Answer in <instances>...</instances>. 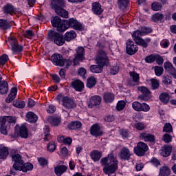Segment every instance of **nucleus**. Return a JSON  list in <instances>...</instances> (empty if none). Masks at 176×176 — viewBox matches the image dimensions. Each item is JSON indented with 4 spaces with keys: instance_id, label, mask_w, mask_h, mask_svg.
<instances>
[{
    "instance_id": "nucleus-22",
    "label": "nucleus",
    "mask_w": 176,
    "mask_h": 176,
    "mask_svg": "<svg viewBox=\"0 0 176 176\" xmlns=\"http://www.w3.org/2000/svg\"><path fill=\"white\" fill-rule=\"evenodd\" d=\"M67 166L65 165H58L54 168V173L57 176H61L64 173L67 171Z\"/></svg>"
},
{
    "instance_id": "nucleus-18",
    "label": "nucleus",
    "mask_w": 176,
    "mask_h": 176,
    "mask_svg": "<svg viewBox=\"0 0 176 176\" xmlns=\"http://www.w3.org/2000/svg\"><path fill=\"white\" fill-rule=\"evenodd\" d=\"M140 138L145 141V142H155V135L146 132L141 133Z\"/></svg>"
},
{
    "instance_id": "nucleus-41",
    "label": "nucleus",
    "mask_w": 176,
    "mask_h": 176,
    "mask_svg": "<svg viewBox=\"0 0 176 176\" xmlns=\"http://www.w3.org/2000/svg\"><path fill=\"white\" fill-rule=\"evenodd\" d=\"M51 23H52V27H54V28H57L59 26V25L63 23V21H61V19H60V17L55 16L51 21Z\"/></svg>"
},
{
    "instance_id": "nucleus-63",
    "label": "nucleus",
    "mask_w": 176,
    "mask_h": 176,
    "mask_svg": "<svg viewBox=\"0 0 176 176\" xmlns=\"http://www.w3.org/2000/svg\"><path fill=\"white\" fill-rule=\"evenodd\" d=\"M23 35L25 38H31L34 36V32L32 30H27Z\"/></svg>"
},
{
    "instance_id": "nucleus-6",
    "label": "nucleus",
    "mask_w": 176,
    "mask_h": 176,
    "mask_svg": "<svg viewBox=\"0 0 176 176\" xmlns=\"http://www.w3.org/2000/svg\"><path fill=\"white\" fill-rule=\"evenodd\" d=\"M96 64L104 67V65H109V60L107 57V54L104 51H100L96 57Z\"/></svg>"
},
{
    "instance_id": "nucleus-13",
    "label": "nucleus",
    "mask_w": 176,
    "mask_h": 176,
    "mask_svg": "<svg viewBox=\"0 0 176 176\" xmlns=\"http://www.w3.org/2000/svg\"><path fill=\"white\" fill-rule=\"evenodd\" d=\"M119 156L120 159H122V160H129L131 157L130 149L127 147H122L120 151Z\"/></svg>"
},
{
    "instance_id": "nucleus-3",
    "label": "nucleus",
    "mask_w": 176,
    "mask_h": 176,
    "mask_svg": "<svg viewBox=\"0 0 176 176\" xmlns=\"http://www.w3.org/2000/svg\"><path fill=\"white\" fill-rule=\"evenodd\" d=\"M48 39L49 41L54 42L57 46H63V45L65 44L64 35L53 30H50L48 32Z\"/></svg>"
},
{
    "instance_id": "nucleus-50",
    "label": "nucleus",
    "mask_w": 176,
    "mask_h": 176,
    "mask_svg": "<svg viewBox=\"0 0 176 176\" xmlns=\"http://www.w3.org/2000/svg\"><path fill=\"white\" fill-rule=\"evenodd\" d=\"M141 105L142 103L135 101L132 103V108L134 109V111H136L137 112H140Z\"/></svg>"
},
{
    "instance_id": "nucleus-32",
    "label": "nucleus",
    "mask_w": 176,
    "mask_h": 176,
    "mask_svg": "<svg viewBox=\"0 0 176 176\" xmlns=\"http://www.w3.org/2000/svg\"><path fill=\"white\" fill-rule=\"evenodd\" d=\"M12 28L10 23L5 19H0V28L4 31Z\"/></svg>"
},
{
    "instance_id": "nucleus-51",
    "label": "nucleus",
    "mask_w": 176,
    "mask_h": 176,
    "mask_svg": "<svg viewBox=\"0 0 176 176\" xmlns=\"http://www.w3.org/2000/svg\"><path fill=\"white\" fill-rule=\"evenodd\" d=\"M154 69L156 76H162V75H163V72L164 71L163 67L156 66L154 67Z\"/></svg>"
},
{
    "instance_id": "nucleus-49",
    "label": "nucleus",
    "mask_w": 176,
    "mask_h": 176,
    "mask_svg": "<svg viewBox=\"0 0 176 176\" xmlns=\"http://www.w3.org/2000/svg\"><path fill=\"white\" fill-rule=\"evenodd\" d=\"M164 19L162 14L156 13L152 16V20L154 21L155 23L157 21H162Z\"/></svg>"
},
{
    "instance_id": "nucleus-24",
    "label": "nucleus",
    "mask_w": 176,
    "mask_h": 176,
    "mask_svg": "<svg viewBox=\"0 0 176 176\" xmlns=\"http://www.w3.org/2000/svg\"><path fill=\"white\" fill-rule=\"evenodd\" d=\"M64 38L65 41H66V42H71V41H74V39L76 38V32H75L74 30L67 32L64 35Z\"/></svg>"
},
{
    "instance_id": "nucleus-27",
    "label": "nucleus",
    "mask_w": 176,
    "mask_h": 176,
    "mask_svg": "<svg viewBox=\"0 0 176 176\" xmlns=\"http://www.w3.org/2000/svg\"><path fill=\"white\" fill-rule=\"evenodd\" d=\"M92 12L94 14H101L104 10L101 8V5L99 3H94L92 4Z\"/></svg>"
},
{
    "instance_id": "nucleus-25",
    "label": "nucleus",
    "mask_w": 176,
    "mask_h": 176,
    "mask_svg": "<svg viewBox=\"0 0 176 176\" xmlns=\"http://www.w3.org/2000/svg\"><path fill=\"white\" fill-rule=\"evenodd\" d=\"M18 135L21 138H28V129L25 126L22 125L19 127Z\"/></svg>"
},
{
    "instance_id": "nucleus-28",
    "label": "nucleus",
    "mask_w": 176,
    "mask_h": 176,
    "mask_svg": "<svg viewBox=\"0 0 176 176\" xmlns=\"http://www.w3.org/2000/svg\"><path fill=\"white\" fill-rule=\"evenodd\" d=\"M26 119L28 122H30V123H36L38 120V116H36L34 112L30 111L26 114Z\"/></svg>"
},
{
    "instance_id": "nucleus-44",
    "label": "nucleus",
    "mask_w": 176,
    "mask_h": 176,
    "mask_svg": "<svg viewBox=\"0 0 176 176\" xmlns=\"http://www.w3.org/2000/svg\"><path fill=\"white\" fill-rule=\"evenodd\" d=\"M138 90L139 91H141V93H142L143 96L145 97H148V96L151 95V91H149V89L145 87H139Z\"/></svg>"
},
{
    "instance_id": "nucleus-31",
    "label": "nucleus",
    "mask_w": 176,
    "mask_h": 176,
    "mask_svg": "<svg viewBox=\"0 0 176 176\" xmlns=\"http://www.w3.org/2000/svg\"><path fill=\"white\" fill-rule=\"evenodd\" d=\"M96 83H97V78H96L94 76L89 77L87 79V87H88L89 89H91L92 87H94Z\"/></svg>"
},
{
    "instance_id": "nucleus-10",
    "label": "nucleus",
    "mask_w": 176,
    "mask_h": 176,
    "mask_svg": "<svg viewBox=\"0 0 176 176\" xmlns=\"http://www.w3.org/2000/svg\"><path fill=\"white\" fill-rule=\"evenodd\" d=\"M102 101V98L98 95H96L89 98L87 105L89 108H93V107H97L100 105Z\"/></svg>"
},
{
    "instance_id": "nucleus-4",
    "label": "nucleus",
    "mask_w": 176,
    "mask_h": 176,
    "mask_svg": "<svg viewBox=\"0 0 176 176\" xmlns=\"http://www.w3.org/2000/svg\"><path fill=\"white\" fill-rule=\"evenodd\" d=\"M11 123H16V118L12 116L0 117V132L1 134H8V126Z\"/></svg>"
},
{
    "instance_id": "nucleus-7",
    "label": "nucleus",
    "mask_w": 176,
    "mask_h": 176,
    "mask_svg": "<svg viewBox=\"0 0 176 176\" xmlns=\"http://www.w3.org/2000/svg\"><path fill=\"white\" fill-rule=\"evenodd\" d=\"M148 149H149V148L146 144L140 142L138 143L137 146L134 147V153L137 156H144L145 152H146Z\"/></svg>"
},
{
    "instance_id": "nucleus-43",
    "label": "nucleus",
    "mask_w": 176,
    "mask_h": 176,
    "mask_svg": "<svg viewBox=\"0 0 176 176\" xmlns=\"http://www.w3.org/2000/svg\"><path fill=\"white\" fill-rule=\"evenodd\" d=\"M49 122L52 126H58L61 121L56 117H51L49 118Z\"/></svg>"
},
{
    "instance_id": "nucleus-58",
    "label": "nucleus",
    "mask_w": 176,
    "mask_h": 176,
    "mask_svg": "<svg viewBox=\"0 0 176 176\" xmlns=\"http://www.w3.org/2000/svg\"><path fill=\"white\" fill-rule=\"evenodd\" d=\"M47 151H49V152H54V151H56V144H54V142L49 143Z\"/></svg>"
},
{
    "instance_id": "nucleus-15",
    "label": "nucleus",
    "mask_w": 176,
    "mask_h": 176,
    "mask_svg": "<svg viewBox=\"0 0 176 176\" xmlns=\"http://www.w3.org/2000/svg\"><path fill=\"white\" fill-rule=\"evenodd\" d=\"M63 60L64 58L60 54H54L52 56V61L55 65H58L59 67H64Z\"/></svg>"
},
{
    "instance_id": "nucleus-14",
    "label": "nucleus",
    "mask_w": 176,
    "mask_h": 176,
    "mask_svg": "<svg viewBox=\"0 0 176 176\" xmlns=\"http://www.w3.org/2000/svg\"><path fill=\"white\" fill-rule=\"evenodd\" d=\"M67 24L69 27H71V28H73L74 30H77L78 31H82V30H83L82 24L74 19H69Z\"/></svg>"
},
{
    "instance_id": "nucleus-12",
    "label": "nucleus",
    "mask_w": 176,
    "mask_h": 176,
    "mask_svg": "<svg viewBox=\"0 0 176 176\" xmlns=\"http://www.w3.org/2000/svg\"><path fill=\"white\" fill-rule=\"evenodd\" d=\"M62 104L66 109H72V108L76 107V104L74 102V100L67 96L63 97Z\"/></svg>"
},
{
    "instance_id": "nucleus-48",
    "label": "nucleus",
    "mask_w": 176,
    "mask_h": 176,
    "mask_svg": "<svg viewBox=\"0 0 176 176\" xmlns=\"http://www.w3.org/2000/svg\"><path fill=\"white\" fill-rule=\"evenodd\" d=\"M8 60H9V56L4 54L0 56V65H5L6 63H8Z\"/></svg>"
},
{
    "instance_id": "nucleus-36",
    "label": "nucleus",
    "mask_w": 176,
    "mask_h": 176,
    "mask_svg": "<svg viewBox=\"0 0 176 176\" xmlns=\"http://www.w3.org/2000/svg\"><path fill=\"white\" fill-rule=\"evenodd\" d=\"M129 2L130 0H117L118 7L121 10H124L127 8Z\"/></svg>"
},
{
    "instance_id": "nucleus-37",
    "label": "nucleus",
    "mask_w": 176,
    "mask_h": 176,
    "mask_svg": "<svg viewBox=\"0 0 176 176\" xmlns=\"http://www.w3.org/2000/svg\"><path fill=\"white\" fill-rule=\"evenodd\" d=\"M150 85L153 90H157V89H159V87L160 86L159 80L156 78H151Z\"/></svg>"
},
{
    "instance_id": "nucleus-8",
    "label": "nucleus",
    "mask_w": 176,
    "mask_h": 176,
    "mask_svg": "<svg viewBox=\"0 0 176 176\" xmlns=\"http://www.w3.org/2000/svg\"><path fill=\"white\" fill-rule=\"evenodd\" d=\"M12 162H14L12 167L14 170H21V166L23 164L24 161L21 158L20 154H15L12 156Z\"/></svg>"
},
{
    "instance_id": "nucleus-11",
    "label": "nucleus",
    "mask_w": 176,
    "mask_h": 176,
    "mask_svg": "<svg viewBox=\"0 0 176 176\" xmlns=\"http://www.w3.org/2000/svg\"><path fill=\"white\" fill-rule=\"evenodd\" d=\"M138 52V47L137 45H134V41L131 40H128L126 42V52L130 56H133V54H135Z\"/></svg>"
},
{
    "instance_id": "nucleus-62",
    "label": "nucleus",
    "mask_w": 176,
    "mask_h": 176,
    "mask_svg": "<svg viewBox=\"0 0 176 176\" xmlns=\"http://www.w3.org/2000/svg\"><path fill=\"white\" fill-rule=\"evenodd\" d=\"M118 72H119V67L118 66L112 67L110 69V74H111V75H116V74H118Z\"/></svg>"
},
{
    "instance_id": "nucleus-59",
    "label": "nucleus",
    "mask_w": 176,
    "mask_h": 176,
    "mask_svg": "<svg viewBox=\"0 0 176 176\" xmlns=\"http://www.w3.org/2000/svg\"><path fill=\"white\" fill-rule=\"evenodd\" d=\"M162 82L164 83V85H171V83H173V81L170 78H168V76H166L163 77Z\"/></svg>"
},
{
    "instance_id": "nucleus-61",
    "label": "nucleus",
    "mask_w": 176,
    "mask_h": 176,
    "mask_svg": "<svg viewBox=\"0 0 176 176\" xmlns=\"http://www.w3.org/2000/svg\"><path fill=\"white\" fill-rule=\"evenodd\" d=\"M172 67H174V65H173V63H170V62H166L164 63V69L166 71V72L171 69Z\"/></svg>"
},
{
    "instance_id": "nucleus-40",
    "label": "nucleus",
    "mask_w": 176,
    "mask_h": 176,
    "mask_svg": "<svg viewBox=\"0 0 176 176\" xmlns=\"http://www.w3.org/2000/svg\"><path fill=\"white\" fill-rule=\"evenodd\" d=\"M170 174V168L167 166H162L160 168V175L168 176Z\"/></svg>"
},
{
    "instance_id": "nucleus-60",
    "label": "nucleus",
    "mask_w": 176,
    "mask_h": 176,
    "mask_svg": "<svg viewBox=\"0 0 176 176\" xmlns=\"http://www.w3.org/2000/svg\"><path fill=\"white\" fill-rule=\"evenodd\" d=\"M155 60H156V56L153 55H150L145 58L146 63H154Z\"/></svg>"
},
{
    "instance_id": "nucleus-52",
    "label": "nucleus",
    "mask_w": 176,
    "mask_h": 176,
    "mask_svg": "<svg viewBox=\"0 0 176 176\" xmlns=\"http://www.w3.org/2000/svg\"><path fill=\"white\" fill-rule=\"evenodd\" d=\"M163 131L164 133H172L173 131V126L170 123H166L164 128Z\"/></svg>"
},
{
    "instance_id": "nucleus-23",
    "label": "nucleus",
    "mask_w": 176,
    "mask_h": 176,
    "mask_svg": "<svg viewBox=\"0 0 176 176\" xmlns=\"http://www.w3.org/2000/svg\"><path fill=\"white\" fill-rule=\"evenodd\" d=\"M171 151H173L171 146H165L162 148L160 155L164 157H168L171 155Z\"/></svg>"
},
{
    "instance_id": "nucleus-39",
    "label": "nucleus",
    "mask_w": 176,
    "mask_h": 176,
    "mask_svg": "<svg viewBox=\"0 0 176 176\" xmlns=\"http://www.w3.org/2000/svg\"><path fill=\"white\" fill-rule=\"evenodd\" d=\"M3 10L6 14H12L14 12V7L10 4H7L3 7Z\"/></svg>"
},
{
    "instance_id": "nucleus-38",
    "label": "nucleus",
    "mask_w": 176,
    "mask_h": 176,
    "mask_svg": "<svg viewBox=\"0 0 176 176\" xmlns=\"http://www.w3.org/2000/svg\"><path fill=\"white\" fill-rule=\"evenodd\" d=\"M129 75L134 83L137 85V83L140 82V74H138V73H136L135 72H131Z\"/></svg>"
},
{
    "instance_id": "nucleus-42",
    "label": "nucleus",
    "mask_w": 176,
    "mask_h": 176,
    "mask_svg": "<svg viewBox=\"0 0 176 176\" xmlns=\"http://www.w3.org/2000/svg\"><path fill=\"white\" fill-rule=\"evenodd\" d=\"M8 155L9 151L8 150V148L3 147L0 149V159H6Z\"/></svg>"
},
{
    "instance_id": "nucleus-56",
    "label": "nucleus",
    "mask_w": 176,
    "mask_h": 176,
    "mask_svg": "<svg viewBox=\"0 0 176 176\" xmlns=\"http://www.w3.org/2000/svg\"><path fill=\"white\" fill-rule=\"evenodd\" d=\"M125 107L126 102H124L123 100H121L118 102L116 108L118 111H122Z\"/></svg>"
},
{
    "instance_id": "nucleus-26",
    "label": "nucleus",
    "mask_w": 176,
    "mask_h": 176,
    "mask_svg": "<svg viewBox=\"0 0 176 176\" xmlns=\"http://www.w3.org/2000/svg\"><path fill=\"white\" fill-rule=\"evenodd\" d=\"M102 156V154L101 153V152H100L97 150H94L90 153L91 159H92V160H94V162H98V160H100V159H101Z\"/></svg>"
},
{
    "instance_id": "nucleus-29",
    "label": "nucleus",
    "mask_w": 176,
    "mask_h": 176,
    "mask_svg": "<svg viewBox=\"0 0 176 176\" xmlns=\"http://www.w3.org/2000/svg\"><path fill=\"white\" fill-rule=\"evenodd\" d=\"M9 90L8 82L3 80L0 84V94H6Z\"/></svg>"
},
{
    "instance_id": "nucleus-64",
    "label": "nucleus",
    "mask_w": 176,
    "mask_h": 176,
    "mask_svg": "<svg viewBox=\"0 0 176 176\" xmlns=\"http://www.w3.org/2000/svg\"><path fill=\"white\" fill-rule=\"evenodd\" d=\"M135 127H136V129L138 130H144V129H145V124L141 123V122H137L135 124Z\"/></svg>"
},
{
    "instance_id": "nucleus-21",
    "label": "nucleus",
    "mask_w": 176,
    "mask_h": 176,
    "mask_svg": "<svg viewBox=\"0 0 176 176\" xmlns=\"http://www.w3.org/2000/svg\"><path fill=\"white\" fill-rule=\"evenodd\" d=\"M103 100L107 104H111L115 100V95L111 92H104L103 94Z\"/></svg>"
},
{
    "instance_id": "nucleus-1",
    "label": "nucleus",
    "mask_w": 176,
    "mask_h": 176,
    "mask_svg": "<svg viewBox=\"0 0 176 176\" xmlns=\"http://www.w3.org/2000/svg\"><path fill=\"white\" fill-rule=\"evenodd\" d=\"M100 163L104 166L103 168L104 174H107L108 176H116V173L118 171L119 161L113 153L109 154L107 157L102 158Z\"/></svg>"
},
{
    "instance_id": "nucleus-45",
    "label": "nucleus",
    "mask_w": 176,
    "mask_h": 176,
    "mask_svg": "<svg viewBox=\"0 0 176 176\" xmlns=\"http://www.w3.org/2000/svg\"><path fill=\"white\" fill-rule=\"evenodd\" d=\"M55 13H57L58 16H60V17L68 19V12L65 10L64 8H60L58 12Z\"/></svg>"
},
{
    "instance_id": "nucleus-54",
    "label": "nucleus",
    "mask_w": 176,
    "mask_h": 176,
    "mask_svg": "<svg viewBox=\"0 0 176 176\" xmlns=\"http://www.w3.org/2000/svg\"><path fill=\"white\" fill-rule=\"evenodd\" d=\"M60 141H63L64 144H67V145H71L72 144V138H64V136H60L59 138Z\"/></svg>"
},
{
    "instance_id": "nucleus-47",
    "label": "nucleus",
    "mask_w": 176,
    "mask_h": 176,
    "mask_svg": "<svg viewBox=\"0 0 176 176\" xmlns=\"http://www.w3.org/2000/svg\"><path fill=\"white\" fill-rule=\"evenodd\" d=\"M162 8H163V6H162V4L160 3L154 2L151 4V9H152V10H154L155 12L161 10Z\"/></svg>"
},
{
    "instance_id": "nucleus-33",
    "label": "nucleus",
    "mask_w": 176,
    "mask_h": 176,
    "mask_svg": "<svg viewBox=\"0 0 176 176\" xmlns=\"http://www.w3.org/2000/svg\"><path fill=\"white\" fill-rule=\"evenodd\" d=\"M103 67L100 65H92L90 66V71L93 74H101L102 72Z\"/></svg>"
},
{
    "instance_id": "nucleus-34",
    "label": "nucleus",
    "mask_w": 176,
    "mask_h": 176,
    "mask_svg": "<svg viewBox=\"0 0 176 176\" xmlns=\"http://www.w3.org/2000/svg\"><path fill=\"white\" fill-rule=\"evenodd\" d=\"M159 99L163 104H168V101H170V95L166 92H163L160 95Z\"/></svg>"
},
{
    "instance_id": "nucleus-35",
    "label": "nucleus",
    "mask_w": 176,
    "mask_h": 176,
    "mask_svg": "<svg viewBox=\"0 0 176 176\" xmlns=\"http://www.w3.org/2000/svg\"><path fill=\"white\" fill-rule=\"evenodd\" d=\"M81 127L82 122H80V121L72 122L68 126L69 130H78V129H80Z\"/></svg>"
},
{
    "instance_id": "nucleus-55",
    "label": "nucleus",
    "mask_w": 176,
    "mask_h": 176,
    "mask_svg": "<svg viewBox=\"0 0 176 176\" xmlns=\"http://www.w3.org/2000/svg\"><path fill=\"white\" fill-rule=\"evenodd\" d=\"M172 137L168 133H165L162 136V141H164L166 144H168L169 142H171Z\"/></svg>"
},
{
    "instance_id": "nucleus-53",
    "label": "nucleus",
    "mask_w": 176,
    "mask_h": 176,
    "mask_svg": "<svg viewBox=\"0 0 176 176\" xmlns=\"http://www.w3.org/2000/svg\"><path fill=\"white\" fill-rule=\"evenodd\" d=\"M67 30H68V27H67L63 22L56 28L58 32H64L65 31H67Z\"/></svg>"
},
{
    "instance_id": "nucleus-46",
    "label": "nucleus",
    "mask_w": 176,
    "mask_h": 176,
    "mask_svg": "<svg viewBox=\"0 0 176 176\" xmlns=\"http://www.w3.org/2000/svg\"><path fill=\"white\" fill-rule=\"evenodd\" d=\"M13 106L16 107V108L23 109L25 107V102L21 100H15L13 102Z\"/></svg>"
},
{
    "instance_id": "nucleus-30",
    "label": "nucleus",
    "mask_w": 176,
    "mask_h": 176,
    "mask_svg": "<svg viewBox=\"0 0 176 176\" xmlns=\"http://www.w3.org/2000/svg\"><path fill=\"white\" fill-rule=\"evenodd\" d=\"M34 168V165L31 163L22 164L21 169H17L19 171H23V173H27V171H31Z\"/></svg>"
},
{
    "instance_id": "nucleus-2",
    "label": "nucleus",
    "mask_w": 176,
    "mask_h": 176,
    "mask_svg": "<svg viewBox=\"0 0 176 176\" xmlns=\"http://www.w3.org/2000/svg\"><path fill=\"white\" fill-rule=\"evenodd\" d=\"M151 32H152V29L151 28H148L146 27L139 28V29L135 31L132 34L133 41H135V43L139 45V46L148 47V44L145 43V40L141 38L140 36H142V35H146V34H151Z\"/></svg>"
},
{
    "instance_id": "nucleus-17",
    "label": "nucleus",
    "mask_w": 176,
    "mask_h": 176,
    "mask_svg": "<svg viewBox=\"0 0 176 176\" xmlns=\"http://www.w3.org/2000/svg\"><path fill=\"white\" fill-rule=\"evenodd\" d=\"M72 87L76 91H83V89L85 88V84L80 80H74L72 82Z\"/></svg>"
},
{
    "instance_id": "nucleus-20",
    "label": "nucleus",
    "mask_w": 176,
    "mask_h": 176,
    "mask_svg": "<svg viewBox=\"0 0 176 176\" xmlns=\"http://www.w3.org/2000/svg\"><path fill=\"white\" fill-rule=\"evenodd\" d=\"M16 96H17V88L13 87L11 89L10 94L6 99V102L10 104L12 102L14 98H16Z\"/></svg>"
},
{
    "instance_id": "nucleus-9",
    "label": "nucleus",
    "mask_w": 176,
    "mask_h": 176,
    "mask_svg": "<svg viewBox=\"0 0 176 176\" xmlns=\"http://www.w3.org/2000/svg\"><path fill=\"white\" fill-rule=\"evenodd\" d=\"M52 9H54L55 12H58L62 8L65 6V1L64 0H52L50 2Z\"/></svg>"
},
{
    "instance_id": "nucleus-57",
    "label": "nucleus",
    "mask_w": 176,
    "mask_h": 176,
    "mask_svg": "<svg viewBox=\"0 0 176 176\" xmlns=\"http://www.w3.org/2000/svg\"><path fill=\"white\" fill-rule=\"evenodd\" d=\"M149 109H151V107H149V105H148L146 103H142L140 112L141 111L148 112L149 111Z\"/></svg>"
},
{
    "instance_id": "nucleus-19",
    "label": "nucleus",
    "mask_w": 176,
    "mask_h": 176,
    "mask_svg": "<svg viewBox=\"0 0 176 176\" xmlns=\"http://www.w3.org/2000/svg\"><path fill=\"white\" fill-rule=\"evenodd\" d=\"M91 135L94 137H100V135H102V131L100 129L98 124H94L91 127L90 130Z\"/></svg>"
},
{
    "instance_id": "nucleus-5",
    "label": "nucleus",
    "mask_w": 176,
    "mask_h": 176,
    "mask_svg": "<svg viewBox=\"0 0 176 176\" xmlns=\"http://www.w3.org/2000/svg\"><path fill=\"white\" fill-rule=\"evenodd\" d=\"M8 41L11 45V50L12 52V54H17V53H20V52H23V47L21 45H19V41L17 38L14 37L8 38Z\"/></svg>"
},
{
    "instance_id": "nucleus-16",
    "label": "nucleus",
    "mask_w": 176,
    "mask_h": 176,
    "mask_svg": "<svg viewBox=\"0 0 176 176\" xmlns=\"http://www.w3.org/2000/svg\"><path fill=\"white\" fill-rule=\"evenodd\" d=\"M85 52V48L80 47L76 50V55L75 56L74 64L78 65V61L83 60V53Z\"/></svg>"
}]
</instances>
